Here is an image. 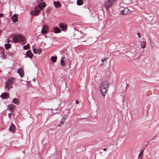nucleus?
<instances>
[{"label": "nucleus", "instance_id": "21", "mask_svg": "<svg viewBox=\"0 0 159 159\" xmlns=\"http://www.w3.org/2000/svg\"><path fill=\"white\" fill-rule=\"evenodd\" d=\"M61 58V60L60 61V63L61 66L62 67H64L65 66V61L63 60V57H62Z\"/></svg>", "mask_w": 159, "mask_h": 159}, {"label": "nucleus", "instance_id": "25", "mask_svg": "<svg viewBox=\"0 0 159 159\" xmlns=\"http://www.w3.org/2000/svg\"><path fill=\"white\" fill-rule=\"evenodd\" d=\"M30 48V45L29 44H28L26 45L23 46V49L24 50H27Z\"/></svg>", "mask_w": 159, "mask_h": 159}, {"label": "nucleus", "instance_id": "17", "mask_svg": "<svg viewBox=\"0 0 159 159\" xmlns=\"http://www.w3.org/2000/svg\"><path fill=\"white\" fill-rule=\"evenodd\" d=\"M54 5L56 8L60 7L61 6V4L59 2L54 1Z\"/></svg>", "mask_w": 159, "mask_h": 159}, {"label": "nucleus", "instance_id": "35", "mask_svg": "<svg viewBox=\"0 0 159 159\" xmlns=\"http://www.w3.org/2000/svg\"><path fill=\"white\" fill-rule=\"evenodd\" d=\"M75 102L76 104H77L79 103V102L77 100H76L75 101Z\"/></svg>", "mask_w": 159, "mask_h": 159}, {"label": "nucleus", "instance_id": "24", "mask_svg": "<svg viewBox=\"0 0 159 159\" xmlns=\"http://www.w3.org/2000/svg\"><path fill=\"white\" fill-rule=\"evenodd\" d=\"M141 45L142 48H144L146 46L145 43L144 41L141 42Z\"/></svg>", "mask_w": 159, "mask_h": 159}, {"label": "nucleus", "instance_id": "23", "mask_svg": "<svg viewBox=\"0 0 159 159\" xmlns=\"http://www.w3.org/2000/svg\"><path fill=\"white\" fill-rule=\"evenodd\" d=\"M83 2L82 0H77V4L78 6L81 5H83Z\"/></svg>", "mask_w": 159, "mask_h": 159}, {"label": "nucleus", "instance_id": "20", "mask_svg": "<svg viewBox=\"0 0 159 159\" xmlns=\"http://www.w3.org/2000/svg\"><path fill=\"white\" fill-rule=\"evenodd\" d=\"M51 59L52 62H55L57 61V57L56 56H52L51 57Z\"/></svg>", "mask_w": 159, "mask_h": 159}, {"label": "nucleus", "instance_id": "10", "mask_svg": "<svg viewBox=\"0 0 159 159\" xmlns=\"http://www.w3.org/2000/svg\"><path fill=\"white\" fill-rule=\"evenodd\" d=\"M1 98L3 99H7L9 98L8 94L6 92L2 93L1 95Z\"/></svg>", "mask_w": 159, "mask_h": 159}, {"label": "nucleus", "instance_id": "11", "mask_svg": "<svg viewBox=\"0 0 159 159\" xmlns=\"http://www.w3.org/2000/svg\"><path fill=\"white\" fill-rule=\"evenodd\" d=\"M26 55L25 57L27 56L30 58H31L33 56V53L30 50H28L26 52Z\"/></svg>", "mask_w": 159, "mask_h": 159}, {"label": "nucleus", "instance_id": "29", "mask_svg": "<svg viewBox=\"0 0 159 159\" xmlns=\"http://www.w3.org/2000/svg\"><path fill=\"white\" fill-rule=\"evenodd\" d=\"M105 60V59L104 58L103 59H101V63L100 64L101 65H103V61L104 60Z\"/></svg>", "mask_w": 159, "mask_h": 159}, {"label": "nucleus", "instance_id": "27", "mask_svg": "<svg viewBox=\"0 0 159 159\" xmlns=\"http://www.w3.org/2000/svg\"><path fill=\"white\" fill-rule=\"evenodd\" d=\"M66 118H64V117H63L62 119H61V124H63V122L65 121V120L66 119Z\"/></svg>", "mask_w": 159, "mask_h": 159}, {"label": "nucleus", "instance_id": "38", "mask_svg": "<svg viewBox=\"0 0 159 159\" xmlns=\"http://www.w3.org/2000/svg\"><path fill=\"white\" fill-rule=\"evenodd\" d=\"M106 150H107V149H106V148H104V149H103V151H106Z\"/></svg>", "mask_w": 159, "mask_h": 159}, {"label": "nucleus", "instance_id": "4", "mask_svg": "<svg viewBox=\"0 0 159 159\" xmlns=\"http://www.w3.org/2000/svg\"><path fill=\"white\" fill-rule=\"evenodd\" d=\"M46 6V4L44 2L39 3L38 6L35 7V9L37 8L38 10L41 11V9H43Z\"/></svg>", "mask_w": 159, "mask_h": 159}, {"label": "nucleus", "instance_id": "2", "mask_svg": "<svg viewBox=\"0 0 159 159\" xmlns=\"http://www.w3.org/2000/svg\"><path fill=\"white\" fill-rule=\"evenodd\" d=\"M113 2L111 0H106L104 3V7L106 9V11L110 10L112 7Z\"/></svg>", "mask_w": 159, "mask_h": 159}, {"label": "nucleus", "instance_id": "6", "mask_svg": "<svg viewBox=\"0 0 159 159\" xmlns=\"http://www.w3.org/2000/svg\"><path fill=\"white\" fill-rule=\"evenodd\" d=\"M62 31L66 32L67 30V27L66 25L63 23H60L58 25Z\"/></svg>", "mask_w": 159, "mask_h": 159}, {"label": "nucleus", "instance_id": "1", "mask_svg": "<svg viewBox=\"0 0 159 159\" xmlns=\"http://www.w3.org/2000/svg\"><path fill=\"white\" fill-rule=\"evenodd\" d=\"M108 85V82L106 81H102L100 85V90L102 95L104 97L107 93Z\"/></svg>", "mask_w": 159, "mask_h": 159}, {"label": "nucleus", "instance_id": "36", "mask_svg": "<svg viewBox=\"0 0 159 159\" xmlns=\"http://www.w3.org/2000/svg\"><path fill=\"white\" fill-rule=\"evenodd\" d=\"M3 14L1 13H0V17H2L3 16Z\"/></svg>", "mask_w": 159, "mask_h": 159}, {"label": "nucleus", "instance_id": "30", "mask_svg": "<svg viewBox=\"0 0 159 159\" xmlns=\"http://www.w3.org/2000/svg\"><path fill=\"white\" fill-rule=\"evenodd\" d=\"M33 50L34 53H36L37 52V49L36 48H33Z\"/></svg>", "mask_w": 159, "mask_h": 159}, {"label": "nucleus", "instance_id": "40", "mask_svg": "<svg viewBox=\"0 0 159 159\" xmlns=\"http://www.w3.org/2000/svg\"><path fill=\"white\" fill-rule=\"evenodd\" d=\"M1 30L0 29V35L1 34Z\"/></svg>", "mask_w": 159, "mask_h": 159}, {"label": "nucleus", "instance_id": "15", "mask_svg": "<svg viewBox=\"0 0 159 159\" xmlns=\"http://www.w3.org/2000/svg\"><path fill=\"white\" fill-rule=\"evenodd\" d=\"M53 32L55 34H57L60 33L61 30L58 27H55L54 28V31H53Z\"/></svg>", "mask_w": 159, "mask_h": 159}, {"label": "nucleus", "instance_id": "12", "mask_svg": "<svg viewBox=\"0 0 159 159\" xmlns=\"http://www.w3.org/2000/svg\"><path fill=\"white\" fill-rule=\"evenodd\" d=\"M17 16L16 14H14L11 17L12 21L14 23H16L18 21Z\"/></svg>", "mask_w": 159, "mask_h": 159}, {"label": "nucleus", "instance_id": "13", "mask_svg": "<svg viewBox=\"0 0 159 159\" xmlns=\"http://www.w3.org/2000/svg\"><path fill=\"white\" fill-rule=\"evenodd\" d=\"M12 102L16 105H18L20 103L19 100L16 98L13 99Z\"/></svg>", "mask_w": 159, "mask_h": 159}, {"label": "nucleus", "instance_id": "37", "mask_svg": "<svg viewBox=\"0 0 159 159\" xmlns=\"http://www.w3.org/2000/svg\"><path fill=\"white\" fill-rule=\"evenodd\" d=\"M43 0H37V1H38V2H42L43 1Z\"/></svg>", "mask_w": 159, "mask_h": 159}, {"label": "nucleus", "instance_id": "22", "mask_svg": "<svg viewBox=\"0 0 159 159\" xmlns=\"http://www.w3.org/2000/svg\"><path fill=\"white\" fill-rule=\"evenodd\" d=\"M5 49L6 50L8 49L9 48H11V44L10 43H7L5 44L4 45Z\"/></svg>", "mask_w": 159, "mask_h": 159}, {"label": "nucleus", "instance_id": "9", "mask_svg": "<svg viewBox=\"0 0 159 159\" xmlns=\"http://www.w3.org/2000/svg\"><path fill=\"white\" fill-rule=\"evenodd\" d=\"M17 73L19 74L21 77L24 76V69L22 68H20L17 70Z\"/></svg>", "mask_w": 159, "mask_h": 159}, {"label": "nucleus", "instance_id": "3", "mask_svg": "<svg viewBox=\"0 0 159 159\" xmlns=\"http://www.w3.org/2000/svg\"><path fill=\"white\" fill-rule=\"evenodd\" d=\"M24 40V37L20 35H15L13 37V40L15 43L23 42Z\"/></svg>", "mask_w": 159, "mask_h": 159}, {"label": "nucleus", "instance_id": "33", "mask_svg": "<svg viewBox=\"0 0 159 159\" xmlns=\"http://www.w3.org/2000/svg\"><path fill=\"white\" fill-rule=\"evenodd\" d=\"M11 113H10L8 114V116L9 117V119L11 118Z\"/></svg>", "mask_w": 159, "mask_h": 159}, {"label": "nucleus", "instance_id": "7", "mask_svg": "<svg viewBox=\"0 0 159 159\" xmlns=\"http://www.w3.org/2000/svg\"><path fill=\"white\" fill-rule=\"evenodd\" d=\"M5 87L6 91H8L9 90L12 88V85L8 83L7 81L5 83Z\"/></svg>", "mask_w": 159, "mask_h": 159}, {"label": "nucleus", "instance_id": "8", "mask_svg": "<svg viewBox=\"0 0 159 159\" xmlns=\"http://www.w3.org/2000/svg\"><path fill=\"white\" fill-rule=\"evenodd\" d=\"M40 10H38L37 8L36 9L34 8V11H30V14L31 15L37 16L39 15Z\"/></svg>", "mask_w": 159, "mask_h": 159}, {"label": "nucleus", "instance_id": "14", "mask_svg": "<svg viewBox=\"0 0 159 159\" xmlns=\"http://www.w3.org/2000/svg\"><path fill=\"white\" fill-rule=\"evenodd\" d=\"M48 28L47 27H45V26H43L42 30L41 32L43 34H45L48 32Z\"/></svg>", "mask_w": 159, "mask_h": 159}, {"label": "nucleus", "instance_id": "28", "mask_svg": "<svg viewBox=\"0 0 159 159\" xmlns=\"http://www.w3.org/2000/svg\"><path fill=\"white\" fill-rule=\"evenodd\" d=\"M1 55H2V56L3 57V58H4V57H5V55L4 54V52L3 51L1 52Z\"/></svg>", "mask_w": 159, "mask_h": 159}, {"label": "nucleus", "instance_id": "41", "mask_svg": "<svg viewBox=\"0 0 159 159\" xmlns=\"http://www.w3.org/2000/svg\"><path fill=\"white\" fill-rule=\"evenodd\" d=\"M35 79H33V81H35Z\"/></svg>", "mask_w": 159, "mask_h": 159}, {"label": "nucleus", "instance_id": "43", "mask_svg": "<svg viewBox=\"0 0 159 159\" xmlns=\"http://www.w3.org/2000/svg\"><path fill=\"white\" fill-rule=\"evenodd\" d=\"M45 37L46 38H47V35H45Z\"/></svg>", "mask_w": 159, "mask_h": 159}, {"label": "nucleus", "instance_id": "32", "mask_svg": "<svg viewBox=\"0 0 159 159\" xmlns=\"http://www.w3.org/2000/svg\"><path fill=\"white\" fill-rule=\"evenodd\" d=\"M137 34H138V37L139 38H141V36H140V34L139 33H137Z\"/></svg>", "mask_w": 159, "mask_h": 159}, {"label": "nucleus", "instance_id": "34", "mask_svg": "<svg viewBox=\"0 0 159 159\" xmlns=\"http://www.w3.org/2000/svg\"><path fill=\"white\" fill-rule=\"evenodd\" d=\"M62 124H61V122L60 123L58 124V126H61V125Z\"/></svg>", "mask_w": 159, "mask_h": 159}, {"label": "nucleus", "instance_id": "26", "mask_svg": "<svg viewBox=\"0 0 159 159\" xmlns=\"http://www.w3.org/2000/svg\"><path fill=\"white\" fill-rule=\"evenodd\" d=\"M42 51L41 49L40 48H39V49H37V52L36 53H38L39 54L41 53Z\"/></svg>", "mask_w": 159, "mask_h": 159}, {"label": "nucleus", "instance_id": "5", "mask_svg": "<svg viewBox=\"0 0 159 159\" xmlns=\"http://www.w3.org/2000/svg\"><path fill=\"white\" fill-rule=\"evenodd\" d=\"M130 11L128 8H125L123 10L120 11V14L122 15H126L130 13Z\"/></svg>", "mask_w": 159, "mask_h": 159}, {"label": "nucleus", "instance_id": "16", "mask_svg": "<svg viewBox=\"0 0 159 159\" xmlns=\"http://www.w3.org/2000/svg\"><path fill=\"white\" fill-rule=\"evenodd\" d=\"M9 129L10 131L13 133L15 130L16 129V128L15 126L14 125H11L9 128Z\"/></svg>", "mask_w": 159, "mask_h": 159}, {"label": "nucleus", "instance_id": "42", "mask_svg": "<svg viewBox=\"0 0 159 159\" xmlns=\"http://www.w3.org/2000/svg\"><path fill=\"white\" fill-rule=\"evenodd\" d=\"M142 151H141L140 152V153H139V155H140V153H142Z\"/></svg>", "mask_w": 159, "mask_h": 159}, {"label": "nucleus", "instance_id": "31", "mask_svg": "<svg viewBox=\"0 0 159 159\" xmlns=\"http://www.w3.org/2000/svg\"><path fill=\"white\" fill-rule=\"evenodd\" d=\"M6 42L7 43H9V42H10V40L9 39H6Z\"/></svg>", "mask_w": 159, "mask_h": 159}, {"label": "nucleus", "instance_id": "19", "mask_svg": "<svg viewBox=\"0 0 159 159\" xmlns=\"http://www.w3.org/2000/svg\"><path fill=\"white\" fill-rule=\"evenodd\" d=\"M14 107L15 106L13 104H11L8 105L7 109L10 110H12L14 109Z\"/></svg>", "mask_w": 159, "mask_h": 159}, {"label": "nucleus", "instance_id": "18", "mask_svg": "<svg viewBox=\"0 0 159 159\" xmlns=\"http://www.w3.org/2000/svg\"><path fill=\"white\" fill-rule=\"evenodd\" d=\"M7 81L12 85L15 82L14 79L13 78H11L9 79Z\"/></svg>", "mask_w": 159, "mask_h": 159}, {"label": "nucleus", "instance_id": "39", "mask_svg": "<svg viewBox=\"0 0 159 159\" xmlns=\"http://www.w3.org/2000/svg\"><path fill=\"white\" fill-rule=\"evenodd\" d=\"M111 0L113 2H114V1H116V0Z\"/></svg>", "mask_w": 159, "mask_h": 159}]
</instances>
